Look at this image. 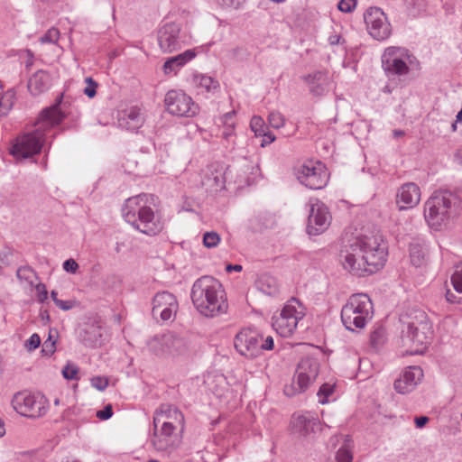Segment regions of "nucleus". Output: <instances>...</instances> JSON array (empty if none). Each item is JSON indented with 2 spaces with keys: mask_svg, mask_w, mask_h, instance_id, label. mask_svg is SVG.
Here are the masks:
<instances>
[{
  "mask_svg": "<svg viewBox=\"0 0 462 462\" xmlns=\"http://www.w3.org/2000/svg\"><path fill=\"white\" fill-rule=\"evenodd\" d=\"M387 244L375 229H366L355 236L339 253L343 269L356 276H365L379 271L387 260Z\"/></svg>",
  "mask_w": 462,
  "mask_h": 462,
  "instance_id": "nucleus-1",
  "label": "nucleus"
},
{
  "mask_svg": "<svg viewBox=\"0 0 462 462\" xmlns=\"http://www.w3.org/2000/svg\"><path fill=\"white\" fill-rule=\"evenodd\" d=\"M62 100L63 94H60L51 106L42 110L35 123V130L15 138L9 148L11 155L19 160L41 152L45 143L46 132L59 125L66 117L61 109Z\"/></svg>",
  "mask_w": 462,
  "mask_h": 462,
  "instance_id": "nucleus-2",
  "label": "nucleus"
},
{
  "mask_svg": "<svg viewBox=\"0 0 462 462\" xmlns=\"http://www.w3.org/2000/svg\"><path fill=\"white\" fill-rule=\"evenodd\" d=\"M151 444L157 451L171 452L182 442L185 417L182 411L171 404H162L152 418Z\"/></svg>",
  "mask_w": 462,
  "mask_h": 462,
  "instance_id": "nucleus-3",
  "label": "nucleus"
},
{
  "mask_svg": "<svg viewBox=\"0 0 462 462\" xmlns=\"http://www.w3.org/2000/svg\"><path fill=\"white\" fill-rule=\"evenodd\" d=\"M191 300L197 310L205 317L222 315L228 308L222 284L211 276H202L194 282Z\"/></svg>",
  "mask_w": 462,
  "mask_h": 462,
  "instance_id": "nucleus-4",
  "label": "nucleus"
},
{
  "mask_svg": "<svg viewBox=\"0 0 462 462\" xmlns=\"http://www.w3.org/2000/svg\"><path fill=\"white\" fill-rule=\"evenodd\" d=\"M432 336V327L423 311H416L415 315L407 322L406 328L402 329L401 345L406 354H423Z\"/></svg>",
  "mask_w": 462,
  "mask_h": 462,
  "instance_id": "nucleus-5",
  "label": "nucleus"
},
{
  "mask_svg": "<svg viewBox=\"0 0 462 462\" xmlns=\"http://www.w3.org/2000/svg\"><path fill=\"white\" fill-rule=\"evenodd\" d=\"M416 57L405 47H387L381 57L383 70L390 81H401L416 62Z\"/></svg>",
  "mask_w": 462,
  "mask_h": 462,
  "instance_id": "nucleus-6",
  "label": "nucleus"
},
{
  "mask_svg": "<svg viewBox=\"0 0 462 462\" xmlns=\"http://www.w3.org/2000/svg\"><path fill=\"white\" fill-rule=\"evenodd\" d=\"M373 317V303L364 293L352 295L341 310V319L348 330L363 328Z\"/></svg>",
  "mask_w": 462,
  "mask_h": 462,
  "instance_id": "nucleus-7",
  "label": "nucleus"
},
{
  "mask_svg": "<svg viewBox=\"0 0 462 462\" xmlns=\"http://www.w3.org/2000/svg\"><path fill=\"white\" fill-rule=\"evenodd\" d=\"M305 307L296 298L286 301L279 314L273 317V328L282 337H291L296 330L298 323L305 316Z\"/></svg>",
  "mask_w": 462,
  "mask_h": 462,
  "instance_id": "nucleus-8",
  "label": "nucleus"
},
{
  "mask_svg": "<svg viewBox=\"0 0 462 462\" xmlns=\"http://www.w3.org/2000/svg\"><path fill=\"white\" fill-rule=\"evenodd\" d=\"M319 373V363L314 358H304L298 364L291 383L284 386V394L293 397L306 392L316 381Z\"/></svg>",
  "mask_w": 462,
  "mask_h": 462,
  "instance_id": "nucleus-9",
  "label": "nucleus"
},
{
  "mask_svg": "<svg viewBox=\"0 0 462 462\" xmlns=\"http://www.w3.org/2000/svg\"><path fill=\"white\" fill-rule=\"evenodd\" d=\"M190 36L177 22L164 21L157 32L158 45L162 52L171 53L189 43Z\"/></svg>",
  "mask_w": 462,
  "mask_h": 462,
  "instance_id": "nucleus-10",
  "label": "nucleus"
},
{
  "mask_svg": "<svg viewBox=\"0 0 462 462\" xmlns=\"http://www.w3.org/2000/svg\"><path fill=\"white\" fill-rule=\"evenodd\" d=\"M296 177L305 187L310 189H321L327 186L329 173L323 162L309 160L296 170Z\"/></svg>",
  "mask_w": 462,
  "mask_h": 462,
  "instance_id": "nucleus-11",
  "label": "nucleus"
},
{
  "mask_svg": "<svg viewBox=\"0 0 462 462\" xmlns=\"http://www.w3.org/2000/svg\"><path fill=\"white\" fill-rule=\"evenodd\" d=\"M13 408L21 415L38 418L49 410L48 399L41 393H17L12 399Z\"/></svg>",
  "mask_w": 462,
  "mask_h": 462,
  "instance_id": "nucleus-12",
  "label": "nucleus"
},
{
  "mask_svg": "<svg viewBox=\"0 0 462 462\" xmlns=\"http://www.w3.org/2000/svg\"><path fill=\"white\" fill-rule=\"evenodd\" d=\"M148 346L157 356H182L191 350L187 340L171 333L154 337L149 341Z\"/></svg>",
  "mask_w": 462,
  "mask_h": 462,
  "instance_id": "nucleus-13",
  "label": "nucleus"
},
{
  "mask_svg": "<svg viewBox=\"0 0 462 462\" xmlns=\"http://www.w3.org/2000/svg\"><path fill=\"white\" fill-rule=\"evenodd\" d=\"M164 103L167 111L180 117H193L199 113V106L191 97L183 90L172 89L166 93Z\"/></svg>",
  "mask_w": 462,
  "mask_h": 462,
  "instance_id": "nucleus-14",
  "label": "nucleus"
},
{
  "mask_svg": "<svg viewBox=\"0 0 462 462\" xmlns=\"http://www.w3.org/2000/svg\"><path fill=\"white\" fill-rule=\"evenodd\" d=\"M369 34L377 41H384L392 33L391 24L383 11L379 7H370L364 14Z\"/></svg>",
  "mask_w": 462,
  "mask_h": 462,
  "instance_id": "nucleus-15",
  "label": "nucleus"
},
{
  "mask_svg": "<svg viewBox=\"0 0 462 462\" xmlns=\"http://www.w3.org/2000/svg\"><path fill=\"white\" fill-rule=\"evenodd\" d=\"M226 166L219 162L208 165L201 173V188L209 196H215L225 189Z\"/></svg>",
  "mask_w": 462,
  "mask_h": 462,
  "instance_id": "nucleus-16",
  "label": "nucleus"
},
{
  "mask_svg": "<svg viewBox=\"0 0 462 462\" xmlns=\"http://www.w3.org/2000/svg\"><path fill=\"white\" fill-rule=\"evenodd\" d=\"M122 211L125 220L141 232L147 235H155L160 231L161 227L153 221L154 214L149 207H143L139 209L138 219L136 218L135 212L130 210L127 206Z\"/></svg>",
  "mask_w": 462,
  "mask_h": 462,
  "instance_id": "nucleus-17",
  "label": "nucleus"
},
{
  "mask_svg": "<svg viewBox=\"0 0 462 462\" xmlns=\"http://www.w3.org/2000/svg\"><path fill=\"white\" fill-rule=\"evenodd\" d=\"M261 335L251 328L242 329L235 337V347L246 357H255L261 354Z\"/></svg>",
  "mask_w": 462,
  "mask_h": 462,
  "instance_id": "nucleus-18",
  "label": "nucleus"
},
{
  "mask_svg": "<svg viewBox=\"0 0 462 462\" xmlns=\"http://www.w3.org/2000/svg\"><path fill=\"white\" fill-rule=\"evenodd\" d=\"M152 315L162 321L173 320L179 309L176 297L168 291L157 293L153 298Z\"/></svg>",
  "mask_w": 462,
  "mask_h": 462,
  "instance_id": "nucleus-19",
  "label": "nucleus"
},
{
  "mask_svg": "<svg viewBox=\"0 0 462 462\" xmlns=\"http://www.w3.org/2000/svg\"><path fill=\"white\" fill-rule=\"evenodd\" d=\"M331 218V214L326 204H312L308 218V233L311 236L323 233L329 226Z\"/></svg>",
  "mask_w": 462,
  "mask_h": 462,
  "instance_id": "nucleus-20",
  "label": "nucleus"
},
{
  "mask_svg": "<svg viewBox=\"0 0 462 462\" xmlns=\"http://www.w3.org/2000/svg\"><path fill=\"white\" fill-rule=\"evenodd\" d=\"M291 428L293 434L307 438L317 430H321V423L318 417L310 412L294 413L291 420Z\"/></svg>",
  "mask_w": 462,
  "mask_h": 462,
  "instance_id": "nucleus-21",
  "label": "nucleus"
},
{
  "mask_svg": "<svg viewBox=\"0 0 462 462\" xmlns=\"http://www.w3.org/2000/svg\"><path fill=\"white\" fill-rule=\"evenodd\" d=\"M145 117L138 106H131L118 113L117 124L122 129L136 133L144 124Z\"/></svg>",
  "mask_w": 462,
  "mask_h": 462,
  "instance_id": "nucleus-22",
  "label": "nucleus"
},
{
  "mask_svg": "<svg viewBox=\"0 0 462 462\" xmlns=\"http://www.w3.org/2000/svg\"><path fill=\"white\" fill-rule=\"evenodd\" d=\"M302 79L313 96H323L332 88V80L327 70H317Z\"/></svg>",
  "mask_w": 462,
  "mask_h": 462,
  "instance_id": "nucleus-23",
  "label": "nucleus"
},
{
  "mask_svg": "<svg viewBox=\"0 0 462 462\" xmlns=\"http://www.w3.org/2000/svg\"><path fill=\"white\" fill-rule=\"evenodd\" d=\"M423 372L419 366L406 368L401 376L394 382L395 390L402 394L410 393L422 379Z\"/></svg>",
  "mask_w": 462,
  "mask_h": 462,
  "instance_id": "nucleus-24",
  "label": "nucleus"
},
{
  "mask_svg": "<svg viewBox=\"0 0 462 462\" xmlns=\"http://www.w3.org/2000/svg\"><path fill=\"white\" fill-rule=\"evenodd\" d=\"M449 204H429L424 209V217L428 225L433 229H440L448 220Z\"/></svg>",
  "mask_w": 462,
  "mask_h": 462,
  "instance_id": "nucleus-25",
  "label": "nucleus"
},
{
  "mask_svg": "<svg viewBox=\"0 0 462 462\" xmlns=\"http://www.w3.org/2000/svg\"><path fill=\"white\" fill-rule=\"evenodd\" d=\"M236 110L229 111L219 117V122L222 127L221 138L226 147L234 149L235 136H236Z\"/></svg>",
  "mask_w": 462,
  "mask_h": 462,
  "instance_id": "nucleus-26",
  "label": "nucleus"
},
{
  "mask_svg": "<svg viewBox=\"0 0 462 462\" xmlns=\"http://www.w3.org/2000/svg\"><path fill=\"white\" fill-rule=\"evenodd\" d=\"M196 57V53L192 50H187L182 53L169 58L162 66V70L166 75H176L177 72L184 67L188 62Z\"/></svg>",
  "mask_w": 462,
  "mask_h": 462,
  "instance_id": "nucleus-27",
  "label": "nucleus"
},
{
  "mask_svg": "<svg viewBox=\"0 0 462 462\" xmlns=\"http://www.w3.org/2000/svg\"><path fill=\"white\" fill-rule=\"evenodd\" d=\"M250 128L254 133L255 136H263L261 146L264 147L267 144L275 141V136L265 125L264 120L259 116H254L250 121Z\"/></svg>",
  "mask_w": 462,
  "mask_h": 462,
  "instance_id": "nucleus-28",
  "label": "nucleus"
},
{
  "mask_svg": "<svg viewBox=\"0 0 462 462\" xmlns=\"http://www.w3.org/2000/svg\"><path fill=\"white\" fill-rule=\"evenodd\" d=\"M191 84L199 93L214 91L219 88V83L216 79L198 72L192 75Z\"/></svg>",
  "mask_w": 462,
  "mask_h": 462,
  "instance_id": "nucleus-29",
  "label": "nucleus"
},
{
  "mask_svg": "<svg viewBox=\"0 0 462 462\" xmlns=\"http://www.w3.org/2000/svg\"><path fill=\"white\" fill-rule=\"evenodd\" d=\"M396 202H420V189L414 182H407L400 187L396 194Z\"/></svg>",
  "mask_w": 462,
  "mask_h": 462,
  "instance_id": "nucleus-30",
  "label": "nucleus"
},
{
  "mask_svg": "<svg viewBox=\"0 0 462 462\" xmlns=\"http://www.w3.org/2000/svg\"><path fill=\"white\" fill-rule=\"evenodd\" d=\"M49 88L50 77L42 70L37 71L29 79L28 88L34 96L46 91Z\"/></svg>",
  "mask_w": 462,
  "mask_h": 462,
  "instance_id": "nucleus-31",
  "label": "nucleus"
},
{
  "mask_svg": "<svg viewBox=\"0 0 462 462\" xmlns=\"http://www.w3.org/2000/svg\"><path fill=\"white\" fill-rule=\"evenodd\" d=\"M410 259L415 267H421L425 264V253L420 244L411 243L410 245Z\"/></svg>",
  "mask_w": 462,
  "mask_h": 462,
  "instance_id": "nucleus-32",
  "label": "nucleus"
},
{
  "mask_svg": "<svg viewBox=\"0 0 462 462\" xmlns=\"http://www.w3.org/2000/svg\"><path fill=\"white\" fill-rule=\"evenodd\" d=\"M16 99V93L9 89L0 98V115L6 116L13 108Z\"/></svg>",
  "mask_w": 462,
  "mask_h": 462,
  "instance_id": "nucleus-33",
  "label": "nucleus"
},
{
  "mask_svg": "<svg viewBox=\"0 0 462 462\" xmlns=\"http://www.w3.org/2000/svg\"><path fill=\"white\" fill-rule=\"evenodd\" d=\"M334 383H323L318 392L319 402H320L321 404H326L328 402V398L334 393Z\"/></svg>",
  "mask_w": 462,
  "mask_h": 462,
  "instance_id": "nucleus-34",
  "label": "nucleus"
},
{
  "mask_svg": "<svg viewBox=\"0 0 462 462\" xmlns=\"http://www.w3.org/2000/svg\"><path fill=\"white\" fill-rule=\"evenodd\" d=\"M336 462H352V446L347 443L341 447L336 454Z\"/></svg>",
  "mask_w": 462,
  "mask_h": 462,
  "instance_id": "nucleus-35",
  "label": "nucleus"
},
{
  "mask_svg": "<svg viewBox=\"0 0 462 462\" xmlns=\"http://www.w3.org/2000/svg\"><path fill=\"white\" fill-rule=\"evenodd\" d=\"M450 281L455 291L462 293V263L455 267Z\"/></svg>",
  "mask_w": 462,
  "mask_h": 462,
  "instance_id": "nucleus-36",
  "label": "nucleus"
},
{
  "mask_svg": "<svg viewBox=\"0 0 462 462\" xmlns=\"http://www.w3.org/2000/svg\"><path fill=\"white\" fill-rule=\"evenodd\" d=\"M268 122L273 128L279 129L285 124L284 116L278 111H272L268 116Z\"/></svg>",
  "mask_w": 462,
  "mask_h": 462,
  "instance_id": "nucleus-37",
  "label": "nucleus"
},
{
  "mask_svg": "<svg viewBox=\"0 0 462 462\" xmlns=\"http://www.w3.org/2000/svg\"><path fill=\"white\" fill-rule=\"evenodd\" d=\"M79 367L71 363H68L61 371L63 377L67 380H78Z\"/></svg>",
  "mask_w": 462,
  "mask_h": 462,
  "instance_id": "nucleus-38",
  "label": "nucleus"
},
{
  "mask_svg": "<svg viewBox=\"0 0 462 462\" xmlns=\"http://www.w3.org/2000/svg\"><path fill=\"white\" fill-rule=\"evenodd\" d=\"M59 38L60 31L55 27H51L40 38V42L42 43H56Z\"/></svg>",
  "mask_w": 462,
  "mask_h": 462,
  "instance_id": "nucleus-39",
  "label": "nucleus"
},
{
  "mask_svg": "<svg viewBox=\"0 0 462 462\" xmlns=\"http://www.w3.org/2000/svg\"><path fill=\"white\" fill-rule=\"evenodd\" d=\"M220 242V236L216 232H207L203 236V244L208 248L216 247Z\"/></svg>",
  "mask_w": 462,
  "mask_h": 462,
  "instance_id": "nucleus-40",
  "label": "nucleus"
},
{
  "mask_svg": "<svg viewBox=\"0 0 462 462\" xmlns=\"http://www.w3.org/2000/svg\"><path fill=\"white\" fill-rule=\"evenodd\" d=\"M109 380L106 376H94L90 380L91 386L98 391H104L108 385Z\"/></svg>",
  "mask_w": 462,
  "mask_h": 462,
  "instance_id": "nucleus-41",
  "label": "nucleus"
},
{
  "mask_svg": "<svg viewBox=\"0 0 462 462\" xmlns=\"http://www.w3.org/2000/svg\"><path fill=\"white\" fill-rule=\"evenodd\" d=\"M85 82L87 86L83 90L84 94L90 98L94 97L97 94V83L92 78H86Z\"/></svg>",
  "mask_w": 462,
  "mask_h": 462,
  "instance_id": "nucleus-42",
  "label": "nucleus"
},
{
  "mask_svg": "<svg viewBox=\"0 0 462 462\" xmlns=\"http://www.w3.org/2000/svg\"><path fill=\"white\" fill-rule=\"evenodd\" d=\"M356 0H340L337 8L343 13H351L356 9Z\"/></svg>",
  "mask_w": 462,
  "mask_h": 462,
  "instance_id": "nucleus-43",
  "label": "nucleus"
},
{
  "mask_svg": "<svg viewBox=\"0 0 462 462\" xmlns=\"http://www.w3.org/2000/svg\"><path fill=\"white\" fill-rule=\"evenodd\" d=\"M41 345V337L38 334H32L29 339L24 342V347L29 351H33Z\"/></svg>",
  "mask_w": 462,
  "mask_h": 462,
  "instance_id": "nucleus-44",
  "label": "nucleus"
},
{
  "mask_svg": "<svg viewBox=\"0 0 462 462\" xmlns=\"http://www.w3.org/2000/svg\"><path fill=\"white\" fill-rule=\"evenodd\" d=\"M55 349H56L55 341L52 339V336L50 333L49 338L47 340H45L43 345H42V351L46 356H51L55 352Z\"/></svg>",
  "mask_w": 462,
  "mask_h": 462,
  "instance_id": "nucleus-45",
  "label": "nucleus"
},
{
  "mask_svg": "<svg viewBox=\"0 0 462 462\" xmlns=\"http://www.w3.org/2000/svg\"><path fill=\"white\" fill-rule=\"evenodd\" d=\"M136 199L137 202H153L155 196L150 193H141L134 197H129L125 199V202H130L132 199Z\"/></svg>",
  "mask_w": 462,
  "mask_h": 462,
  "instance_id": "nucleus-46",
  "label": "nucleus"
},
{
  "mask_svg": "<svg viewBox=\"0 0 462 462\" xmlns=\"http://www.w3.org/2000/svg\"><path fill=\"white\" fill-rule=\"evenodd\" d=\"M113 415L112 405L107 404L103 410L97 411V417L101 420H108Z\"/></svg>",
  "mask_w": 462,
  "mask_h": 462,
  "instance_id": "nucleus-47",
  "label": "nucleus"
},
{
  "mask_svg": "<svg viewBox=\"0 0 462 462\" xmlns=\"http://www.w3.org/2000/svg\"><path fill=\"white\" fill-rule=\"evenodd\" d=\"M37 292V299L40 302H43L48 298V291L46 286L42 283H39L35 287Z\"/></svg>",
  "mask_w": 462,
  "mask_h": 462,
  "instance_id": "nucleus-48",
  "label": "nucleus"
},
{
  "mask_svg": "<svg viewBox=\"0 0 462 462\" xmlns=\"http://www.w3.org/2000/svg\"><path fill=\"white\" fill-rule=\"evenodd\" d=\"M63 269L70 273H75L79 269V264L74 259H68L63 263Z\"/></svg>",
  "mask_w": 462,
  "mask_h": 462,
  "instance_id": "nucleus-49",
  "label": "nucleus"
},
{
  "mask_svg": "<svg viewBox=\"0 0 462 462\" xmlns=\"http://www.w3.org/2000/svg\"><path fill=\"white\" fill-rule=\"evenodd\" d=\"M262 343L260 342L261 351L262 350H273L274 347V342L272 336H267L264 339L262 337Z\"/></svg>",
  "mask_w": 462,
  "mask_h": 462,
  "instance_id": "nucleus-50",
  "label": "nucleus"
},
{
  "mask_svg": "<svg viewBox=\"0 0 462 462\" xmlns=\"http://www.w3.org/2000/svg\"><path fill=\"white\" fill-rule=\"evenodd\" d=\"M224 6L238 8L245 0H219Z\"/></svg>",
  "mask_w": 462,
  "mask_h": 462,
  "instance_id": "nucleus-51",
  "label": "nucleus"
},
{
  "mask_svg": "<svg viewBox=\"0 0 462 462\" xmlns=\"http://www.w3.org/2000/svg\"><path fill=\"white\" fill-rule=\"evenodd\" d=\"M446 299L450 303H462V298L457 297L450 290L447 291Z\"/></svg>",
  "mask_w": 462,
  "mask_h": 462,
  "instance_id": "nucleus-52",
  "label": "nucleus"
},
{
  "mask_svg": "<svg viewBox=\"0 0 462 462\" xmlns=\"http://www.w3.org/2000/svg\"><path fill=\"white\" fill-rule=\"evenodd\" d=\"M56 305L63 310H69L73 308L74 303H73V301H70V300H59V301H57Z\"/></svg>",
  "mask_w": 462,
  "mask_h": 462,
  "instance_id": "nucleus-53",
  "label": "nucleus"
},
{
  "mask_svg": "<svg viewBox=\"0 0 462 462\" xmlns=\"http://www.w3.org/2000/svg\"><path fill=\"white\" fill-rule=\"evenodd\" d=\"M428 421L429 418L427 416L416 417L414 419L415 425L419 429L424 427L428 423Z\"/></svg>",
  "mask_w": 462,
  "mask_h": 462,
  "instance_id": "nucleus-54",
  "label": "nucleus"
},
{
  "mask_svg": "<svg viewBox=\"0 0 462 462\" xmlns=\"http://www.w3.org/2000/svg\"><path fill=\"white\" fill-rule=\"evenodd\" d=\"M328 41L330 45H337L341 42V36L339 34L334 33L328 36Z\"/></svg>",
  "mask_w": 462,
  "mask_h": 462,
  "instance_id": "nucleus-55",
  "label": "nucleus"
},
{
  "mask_svg": "<svg viewBox=\"0 0 462 462\" xmlns=\"http://www.w3.org/2000/svg\"><path fill=\"white\" fill-rule=\"evenodd\" d=\"M445 193L446 192L442 191L434 192L433 195L430 197V199H437L441 195L443 203L449 202V199L445 197Z\"/></svg>",
  "mask_w": 462,
  "mask_h": 462,
  "instance_id": "nucleus-56",
  "label": "nucleus"
},
{
  "mask_svg": "<svg viewBox=\"0 0 462 462\" xmlns=\"http://www.w3.org/2000/svg\"><path fill=\"white\" fill-rule=\"evenodd\" d=\"M455 161L458 164L462 165V149H459V150H457L456 152V153H455Z\"/></svg>",
  "mask_w": 462,
  "mask_h": 462,
  "instance_id": "nucleus-57",
  "label": "nucleus"
},
{
  "mask_svg": "<svg viewBox=\"0 0 462 462\" xmlns=\"http://www.w3.org/2000/svg\"><path fill=\"white\" fill-rule=\"evenodd\" d=\"M242 270V266L241 265H238V264H236V265H227L226 266V271L227 272H231V271H236V272H240Z\"/></svg>",
  "mask_w": 462,
  "mask_h": 462,
  "instance_id": "nucleus-58",
  "label": "nucleus"
},
{
  "mask_svg": "<svg viewBox=\"0 0 462 462\" xmlns=\"http://www.w3.org/2000/svg\"><path fill=\"white\" fill-rule=\"evenodd\" d=\"M5 433V428L4 422L0 420V437H3Z\"/></svg>",
  "mask_w": 462,
  "mask_h": 462,
  "instance_id": "nucleus-59",
  "label": "nucleus"
},
{
  "mask_svg": "<svg viewBox=\"0 0 462 462\" xmlns=\"http://www.w3.org/2000/svg\"><path fill=\"white\" fill-rule=\"evenodd\" d=\"M456 123H461L462 122V110H460L457 116H456Z\"/></svg>",
  "mask_w": 462,
  "mask_h": 462,
  "instance_id": "nucleus-60",
  "label": "nucleus"
},
{
  "mask_svg": "<svg viewBox=\"0 0 462 462\" xmlns=\"http://www.w3.org/2000/svg\"><path fill=\"white\" fill-rule=\"evenodd\" d=\"M57 295H58V293L55 291H52L51 293L52 300L54 301L55 304L57 303V301H59V299L57 298Z\"/></svg>",
  "mask_w": 462,
  "mask_h": 462,
  "instance_id": "nucleus-61",
  "label": "nucleus"
},
{
  "mask_svg": "<svg viewBox=\"0 0 462 462\" xmlns=\"http://www.w3.org/2000/svg\"><path fill=\"white\" fill-rule=\"evenodd\" d=\"M403 134H404V132H403V131H402V130H394V131H393V135H394L395 137H400V136H402V135H403Z\"/></svg>",
  "mask_w": 462,
  "mask_h": 462,
  "instance_id": "nucleus-62",
  "label": "nucleus"
},
{
  "mask_svg": "<svg viewBox=\"0 0 462 462\" xmlns=\"http://www.w3.org/2000/svg\"><path fill=\"white\" fill-rule=\"evenodd\" d=\"M393 91L392 89V87L390 85H386L384 88H383V92L384 93H387V94H391Z\"/></svg>",
  "mask_w": 462,
  "mask_h": 462,
  "instance_id": "nucleus-63",
  "label": "nucleus"
},
{
  "mask_svg": "<svg viewBox=\"0 0 462 462\" xmlns=\"http://www.w3.org/2000/svg\"><path fill=\"white\" fill-rule=\"evenodd\" d=\"M458 123H456V121L451 125L452 131L455 132L457 130V125Z\"/></svg>",
  "mask_w": 462,
  "mask_h": 462,
  "instance_id": "nucleus-64",
  "label": "nucleus"
}]
</instances>
